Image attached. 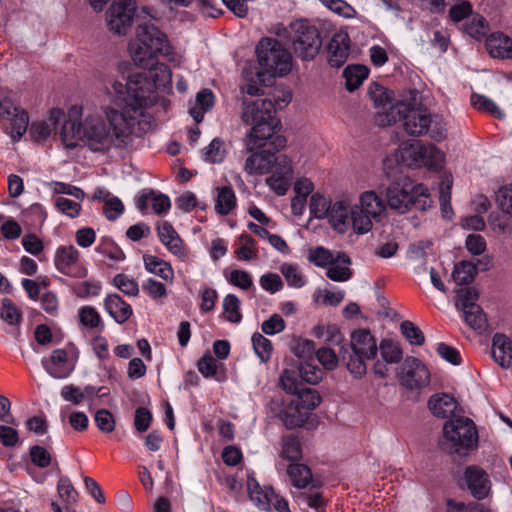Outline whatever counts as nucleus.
I'll return each mask as SVG.
<instances>
[{
    "label": "nucleus",
    "mask_w": 512,
    "mask_h": 512,
    "mask_svg": "<svg viewBox=\"0 0 512 512\" xmlns=\"http://www.w3.org/2000/svg\"><path fill=\"white\" fill-rule=\"evenodd\" d=\"M109 93L122 110L106 106L101 115L88 116L81 122L76 119L78 109L73 107L60 131L66 148L74 149L83 144L93 152H106L127 146L136 119L143 115L146 105L151 103V85L138 76L127 86L114 81Z\"/></svg>",
    "instance_id": "nucleus-1"
},
{
    "label": "nucleus",
    "mask_w": 512,
    "mask_h": 512,
    "mask_svg": "<svg viewBox=\"0 0 512 512\" xmlns=\"http://www.w3.org/2000/svg\"><path fill=\"white\" fill-rule=\"evenodd\" d=\"M242 121L251 126L247 133V151L264 148L267 144L279 151L286 146L284 136L276 134L279 120L276 118L275 100L269 98L254 101L243 100Z\"/></svg>",
    "instance_id": "nucleus-2"
},
{
    "label": "nucleus",
    "mask_w": 512,
    "mask_h": 512,
    "mask_svg": "<svg viewBox=\"0 0 512 512\" xmlns=\"http://www.w3.org/2000/svg\"><path fill=\"white\" fill-rule=\"evenodd\" d=\"M397 121H403L405 131L411 136L429 134L431 139L438 142L446 137V125L440 117H432L427 109L411 108L405 102L384 107L375 117L379 126L391 125Z\"/></svg>",
    "instance_id": "nucleus-3"
},
{
    "label": "nucleus",
    "mask_w": 512,
    "mask_h": 512,
    "mask_svg": "<svg viewBox=\"0 0 512 512\" xmlns=\"http://www.w3.org/2000/svg\"><path fill=\"white\" fill-rule=\"evenodd\" d=\"M392 159L384 161V171L390 184L386 189V199L389 207L401 214L415 208L425 211L432 205L428 188L423 184H414L402 172L399 164L393 166Z\"/></svg>",
    "instance_id": "nucleus-4"
},
{
    "label": "nucleus",
    "mask_w": 512,
    "mask_h": 512,
    "mask_svg": "<svg viewBox=\"0 0 512 512\" xmlns=\"http://www.w3.org/2000/svg\"><path fill=\"white\" fill-rule=\"evenodd\" d=\"M129 52L134 63L142 68L153 65V59L158 55L170 62L178 61V55L173 51L166 34L151 23L137 26L136 40L130 43Z\"/></svg>",
    "instance_id": "nucleus-5"
},
{
    "label": "nucleus",
    "mask_w": 512,
    "mask_h": 512,
    "mask_svg": "<svg viewBox=\"0 0 512 512\" xmlns=\"http://www.w3.org/2000/svg\"><path fill=\"white\" fill-rule=\"evenodd\" d=\"M378 346L375 337L368 329L354 330L350 342L340 347V361L354 379H362L367 374V360L375 359Z\"/></svg>",
    "instance_id": "nucleus-6"
},
{
    "label": "nucleus",
    "mask_w": 512,
    "mask_h": 512,
    "mask_svg": "<svg viewBox=\"0 0 512 512\" xmlns=\"http://www.w3.org/2000/svg\"><path fill=\"white\" fill-rule=\"evenodd\" d=\"M478 433L474 422L466 417L448 420L443 426V437L439 442L442 450L450 455L466 456L476 448Z\"/></svg>",
    "instance_id": "nucleus-7"
},
{
    "label": "nucleus",
    "mask_w": 512,
    "mask_h": 512,
    "mask_svg": "<svg viewBox=\"0 0 512 512\" xmlns=\"http://www.w3.org/2000/svg\"><path fill=\"white\" fill-rule=\"evenodd\" d=\"M289 38L295 55L304 61L313 60L322 46L319 29L303 19L290 24Z\"/></svg>",
    "instance_id": "nucleus-8"
},
{
    "label": "nucleus",
    "mask_w": 512,
    "mask_h": 512,
    "mask_svg": "<svg viewBox=\"0 0 512 512\" xmlns=\"http://www.w3.org/2000/svg\"><path fill=\"white\" fill-rule=\"evenodd\" d=\"M258 63L272 76H284L291 71L292 56L276 39L263 38L256 48Z\"/></svg>",
    "instance_id": "nucleus-9"
},
{
    "label": "nucleus",
    "mask_w": 512,
    "mask_h": 512,
    "mask_svg": "<svg viewBox=\"0 0 512 512\" xmlns=\"http://www.w3.org/2000/svg\"><path fill=\"white\" fill-rule=\"evenodd\" d=\"M479 293L475 287L461 288L457 291L455 305L463 312L464 321L475 331H484L487 318L483 309L476 303Z\"/></svg>",
    "instance_id": "nucleus-10"
},
{
    "label": "nucleus",
    "mask_w": 512,
    "mask_h": 512,
    "mask_svg": "<svg viewBox=\"0 0 512 512\" xmlns=\"http://www.w3.org/2000/svg\"><path fill=\"white\" fill-rule=\"evenodd\" d=\"M247 489L250 500L262 511H270L274 508L277 512H290L288 502L277 494L272 487H261L257 480L249 476Z\"/></svg>",
    "instance_id": "nucleus-11"
},
{
    "label": "nucleus",
    "mask_w": 512,
    "mask_h": 512,
    "mask_svg": "<svg viewBox=\"0 0 512 512\" xmlns=\"http://www.w3.org/2000/svg\"><path fill=\"white\" fill-rule=\"evenodd\" d=\"M135 12V0H114L106 12L109 30L117 35H125L132 25Z\"/></svg>",
    "instance_id": "nucleus-12"
},
{
    "label": "nucleus",
    "mask_w": 512,
    "mask_h": 512,
    "mask_svg": "<svg viewBox=\"0 0 512 512\" xmlns=\"http://www.w3.org/2000/svg\"><path fill=\"white\" fill-rule=\"evenodd\" d=\"M396 376L399 383L409 390L420 389L430 382L428 368L415 357H407L399 367Z\"/></svg>",
    "instance_id": "nucleus-13"
},
{
    "label": "nucleus",
    "mask_w": 512,
    "mask_h": 512,
    "mask_svg": "<svg viewBox=\"0 0 512 512\" xmlns=\"http://www.w3.org/2000/svg\"><path fill=\"white\" fill-rule=\"evenodd\" d=\"M271 167L269 172L271 175L266 178V184L277 195L282 196L288 191L293 176L291 159L284 154L278 156L273 154Z\"/></svg>",
    "instance_id": "nucleus-14"
},
{
    "label": "nucleus",
    "mask_w": 512,
    "mask_h": 512,
    "mask_svg": "<svg viewBox=\"0 0 512 512\" xmlns=\"http://www.w3.org/2000/svg\"><path fill=\"white\" fill-rule=\"evenodd\" d=\"M54 264L64 275L74 278H84L87 275V269L80 261V253L73 245L59 246L55 252Z\"/></svg>",
    "instance_id": "nucleus-15"
},
{
    "label": "nucleus",
    "mask_w": 512,
    "mask_h": 512,
    "mask_svg": "<svg viewBox=\"0 0 512 512\" xmlns=\"http://www.w3.org/2000/svg\"><path fill=\"white\" fill-rule=\"evenodd\" d=\"M160 242L176 257L185 260L188 256L183 240L168 221H160L156 227Z\"/></svg>",
    "instance_id": "nucleus-16"
},
{
    "label": "nucleus",
    "mask_w": 512,
    "mask_h": 512,
    "mask_svg": "<svg viewBox=\"0 0 512 512\" xmlns=\"http://www.w3.org/2000/svg\"><path fill=\"white\" fill-rule=\"evenodd\" d=\"M465 483L476 499H484L491 489V482L488 474L478 466H469L464 472Z\"/></svg>",
    "instance_id": "nucleus-17"
},
{
    "label": "nucleus",
    "mask_w": 512,
    "mask_h": 512,
    "mask_svg": "<svg viewBox=\"0 0 512 512\" xmlns=\"http://www.w3.org/2000/svg\"><path fill=\"white\" fill-rule=\"evenodd\" d=\"M350 54V38L346 32H337L327 46V59L331 67L339 68Z\"/></svg>",
    "instance_id": "nucleus-18"
},
{
    "label": "nucleus",
    "mask_w": 512,
    "mask_h": 512,
    "mask_svg": "<svg viewBox=\"0 0 512 512\" xmlns=\"http://www.w3.org/2000/svg\"><path fill=\"white\" fill-rule=\"evenodd\" d=\"M42 366L47 373L56 379L68 377L74 369V365L69 361L68 354L63 349L52 351L49 358H43Z\"/></svg>",
    "instance_id": "nucleus-19"
},
{
    "label": "nucleus",
    "mask_w": 512,
    "mask_h": 512,
    "mask_svg": "<svg viewBox=\"0 0 512 512\" xmlns=\"http://www.w3.org/2000/svg\"><path fill=\"white\" fill-rule=\"evenodd\" d=\"M148 75L145 73H137L132 75L129 80L123 86H127L135 77L144 78L151 85V103L146 105V108L152 106L156 100V88L159 86H165L171 83V70L165 64H156L154 68H151Z\"/></svg>",
    "instance_id": "nucleus-20"
},
{
    "label": "nucleus",
    "mask_w": 512,
    "mask_h": 512,
    "mask_svg": "<svg viewBox=\"0 0 512 512\" xmlns=\"http://www.w3.org/2000/svg\"><path fill=\"white\" fill-rule=\"evenodd\" d=\"M152 204V209L156 214L166 213L170 207L171 202L167 195L156 193L152 189H143L135 198V205L137 209L144 212L148 204Z\"/></svg>",
    "instance_id": "nucleus-21"
},
{
    "label": "nucleus",
    "mask_w": 512,
    "mask_h": 512,
    "mask_svg": "<svg viewBox=\"0 0 512 512\" xmlns=\"http://www.w3.org/2000/svg\"><path fill=\"white\" fill-rule=\"evenodd\" d=\"M265 147H268V149L261 151H250L251 155L246 159L244 165V170L248 174L264 175L269 173L272 169L271 161L273 154H275L277 151H275L273 146L269 144H267Z\"/></svg>",
    "instance_id": "nucleus-22"
},
{
    "label": "nucleus",
    "mask_w": 512,
    "mask_h": 512,
    "mask_svg": "<svg viewBox=\"0 0 512 512\" xmlns=\"http://www.w3.org/2000/svg\"><path fill=\"white\" fill-rule=\"evenodd\" d=\"M489 266L490 261L488 258L478 260L476 264L471 261L464 260L455 266L452 277L458 285H466L474 280L478 270H488Z\"/></svg>",
    "instance_id": "nucleus-23"
},
{
    "label": "nucleus",
    "mask_w": 512,
    "mask_h": 512,
    "mask_svg": "<svg viewBox=\"0 0 512 512\" xmlns=\"http://www.w3.org/2000/svg\"><path fill=\"white\" fill-rule=\"evenodd\" d=\"M492 357L502 368L512 366V339L502 333H496L492 338Z\"/></svg>",
    "instance_id": "nucleus-24"
},
{
    "label": "nucleus",
    "mask_w": 512,
    "mask_h": 512,
    "mask_svg": "<svg viewBox=\"0 0 512 512\" xmlns=\"http://www.w3.org/2000/svg\"><path fill=\"white\" fill-rule=\"evenodd\" d=\"M104 308L118 324H124L133 314L131 305L125 302L118 294L108 295L104 299Z\"/></svg>",
    "instance_id": "nucleus-25"
},
{
    "label": "nucleus",
    "mask_w": 512,
    "mask_h": 512,
    "mask_svg": "<svg viewBox=\"0 0 512 512\" xmlns=\"http://www.w3.org/2000/svg\"><path fill=\"white\" fill-rule=\"evenodd\" d=\"M64 117L65 113L62 109H51L47 120L36 122L31 125L30 132L33 138L37 141L46 140Z\"/></svg>",
    "instance_id": "nucleus-26"
},
{
    "label": "nucleus",
    "mask_w": 512,
    "mask_h": 512,
    "mask_svg": "<svg viewBox=\"0 0 512 512\" xmlns=\"http://www.w3.org/2000/svg\"><path fill=\"white\" fill-rule=\"evenodd\" d=\"M351 207L345 201H336L328 213L330 225L339 233H345L350 227Z\"/></svg>",
    "instance_id": "nucleus-27"
},
{
    "label": "nucleus",
    "mask_w": 512,
    "mask_h": 512,
    "mask_svg": "<svg viewBox=\"0 0 512 512\" xmlns=\"http://www.w3.org/2000/svg\"><path fill=\"white\" fill-rule=\"evenodd\" d=\"M214 209L218 215L226 216L237 207V198L231 186L217 187L213 191Z\"/></svg>",
    "instance_id": "nucleus-28"
},
{
    "label": "nucleus",
    "mask_w": 512,
    "mask_h": 512,
    "mask_svg": "<svg viewBox=\"0 0 512 512\" xmlns=\"http://www.w3.org/2000/svg\"><path fill=\"white\" fill-rule=\"evenodd\" d=\"M351 260L349 256L343 252H336V258L326 268V276L335 282H345L352 277V271L349 268Z\"/></svg>",
    "instance_id": "nucleus-29"
},
{
    "label": "nucleus",
    "mask_w": 512,
    "mask_h": 512,
    "mask_svg": "<svg viewBox=\"0 0 512 512\" xmlns=\"http://www.w3.org/2000/svg\"><path fill=\"white\" fill-rule=\"evenodd\" d=\"M428 406L434 416L448 418L454 415L457 401L448 394L433 395L428 401Z\"/></svg>",
    "instance_id": "nucleus-30"
},
{
    "label": "nucleus",
    "mask_w": 512,
    "mask_h": 512,
    "mask_svg": "<svg viewBox=\"0 0 512 512\" xmlns=\"http://www.w3.org/2000/svg\"><path fill=\"white\" fill-rule=\"evenodd\" d=\"M143 262L146 271L160 277L162 280L166 282H173L174 271L170 263L164 261L163 259L157 256L150 254L143 255Z\"/></svg>",
    "instance_id": "nucleus-31"
},
{
    "label": "nucleus",
    "mask_w": 512,
    "mask_h": 512,
    "mask_svg": "<svg viewBox=\"0 0 512 512\" xmlns=\"http://www.w3.org/2000/svg\"><path fill=\"white\" fill-rule=\"evenodd\" d=\"M487 49L494 58H512V40L503 33H494L487 39Z\"/></svg>",
    "instance_id": "nucleus-32"
},
{
    "label": "nucleus",
    "mask_w": 512,
    "mask_h": 512,
    "mask_svg": "<svg viewBox=\"0 0 512 512\" xmlns=\"http://www.w3.org/2000/svg\"><path fill=\"white\" fill-rule=\"evenodd\" d=\"M214 106V94L210 89H202L197 93L194 104L189 108V114L196 123H200L204 118V113L211 110Z\"/></svg>",
    "instance_id": "nucleus-33"
},
{
    "label": "nucleus",
    "mask_w": 512,
    "mask_h": 512,
    "mask_svg": "<svg viewBox=\"0 0 512 512\" xmlns=\"http://www.w3.org/2000/svg\"><path fill=\"white\" fill-rule=\"evenodd\" d=\"M422 144L419 141L411 143H402L398 152L395 155L396 162H402L408 167L420 166V156Z\"/></svg>",
    "instance_id": "nucleus-34"
},
{
    "label": "nucleus",
    "mask_w": 512,
    "mask_h": 512,
    "mask_svg": "<svg viewBox=\"0 0 512 512\" xmlns=\"http://www.w3.org/2000/svg\"><path fill=\"white\" fill-rule=\"evenodd\" d=\"M78 319L82 327L102 332L105 329L104 322L99 312L92 306L86 305L78 309Z\"/></svg>",
    "instance_id": "nucleus-35"
},
{
    "label": "nucleus",
    "mask_w": 512,
    "mask_h": 512,
    "mask_svg": "<svg viewBox=\"0 0 512 512\" xmlns=\"http://www.w3.org/2000/svg\"><path fill=\"white\" fill-rule=\"evenodd\" d=\"M279 418L288 429L300 427L305 421L300 404H297L295 401H292L282 409L279 413Z\"/></svg>",
    "instance_id": "nucleus-36"
},
{
    "label": "nucleus",
    "mask_w": 512,
    "mask_h": 512,
    "mask_svg": "<svg viewBox=\"0 0 512 512\" xmlns=\"http://www.w3.org/2000/svg\"><path fill=\"white\" fill-rule=\"evenodd\" d=\"M361 210L366 212L368 215L377 218L385 210V205L382 199L374 191H366L360 196Z\"/></svg>",
    "instance_id": "nucleus-37"
},
{
    "label": "nucleus",
    "mask_w": 512,
    "mask_h": 512,
    "mask_svg": "<svg viewBox=\"0 0 512 512\" xmlns=\"http://www.w3.org/2000/svg\"><path fill=\"white\" fill-rule=\"evenodd\" d=\"M368 74V68L363 65L347 66L343 71L346 89L350 92L356 90L368 77Z\"/></svg>",
    "instance_id": "nucleus-38"
},
{
    "label": "nucleus",
    "mask_w": 512,
    "mask_h": 512,
    "mask_svg": "<svg viewBox=\"0 0 512 512\" xmlns=\"http://www.w3.org/2000/svg\"><path fill=\"white\" fill-rule=\"evenodd\" d=\"M372 219L375 218L361 210L358 205L351 207L350 225L355 233L365 234L369 232L372 229Z\"/></svg>",
    "instance_id": "nucleus-39"
},
{
    "label": "nucleus",
    "mask_w": 512,
    "mask_h": 512,
    "mask_svg": "<svg viewBox=\"0 0 512 512\" xmlns=\"http://www.w3.org/2000/svg\"><path fill=\"white\" fill-rule=\"evenodd\" d=\"M378 351L386 364H398L403 358L400 345L391 339H383L378 346Z\"/></svg>",
    "instance_id": "nucleus-40"
},
{
    "label": "nucleus",
    "mask_w": 512,
    "mask_h": 512,
    "mask_svg": "<svg viewBox=\"0 0 512 512\" xmlns=\"http://www.w3.org/2000/svg\"><path fill=\"white\" fill-rule=\"evenodd\" d=\"M298 370L301 380L311 385L319 383L323 377V372L315 363L314 358L300 361Z\"/></svg>",
    "instance_id": "nucleus-41"
},
{
    "label": "nucleus",
    "mask_w": 512,
    "mask_h": 512,
    "mask_svg": "<svg viewBox=\"0 0 512 512\" xmlns=\"http://www.w3.org/2000/svg\"><path fill=\"white\" fill-rule=\"evenodd\" d=\"M418 157L420 158V166L430 168H439L444 161L442 151L432 144H422L421 153Z\"/></svg>",
    "instance_id": "nucleus-42"
},
{
    "label": "nucleus",
    "mask_w": 512,
    "mask_h": 512,
    "mask_svg": "<svg viewBox=\"0 0 512 512\" xmlns=\"http://www.w3.org/2000/svg\"><path fill=\"white\" fill-rule=\"evenodd\" d=\"M287 474L293 485L299 489L305 488L312 479L310 469L304 464H290L287 469Z\"/></svg>",
    "instance_id": "nucleus-43"
},
{
    "label": "nucleus",
    "mask_w": 512,
    "mask_h": 512,
    "mask_svg": "<svg viewBox=\"0 0 512 512\" xmlns=\"http://www.w3.org/2000/svg\"><path fill=\"white\" fill-rule=\"evenodd\" d=\"M471 104L480 112L488 113L496 118H503L504 112L490 98L474 93L471 96Z\"/></svg>",
    "instance_id": "nucleus-44"
},
{
    "label": "nucleus",
    "mask_w": 512,
    "mask_h": 512,
    "mask_svg": "<svg viewBox=\"0 0 512 512\" xmlns=\"http://www.w3.org/2000/svg\"><path fill=\"white\" fill-rule=\"evenodd\" d=\"M241 302L234 294H228L223 299L224 317L231 323H239L242 320L240 312Z\"/></svg>",
    "instance_id": "nucleus-45"
},
{
    "label": "nucleus",
    "mask_w": 512,
    "mask_h": 512,
    "mask_svg": "<svg viewBox=\"0 0 512 512\" xmlns=\"http://www.w3.org/2000/svg\"><path fill=\"white\" fill-rule=\"evenodd\" d=\"M282 388L290 394H297L303 387L297 369H285L280 378Z\"/></svg>",
    "instance_id": "nucleus-46"
},
{
    "label": "nucleus",
    "mask_w": 512,
    "mask_h": 512,
    "mask_svg": "<svg viewBox=\"0 0 512 512\" xmlns=\"http://www.w3.org/2000/svg\"><path fill=\"white\" fill-rule=\"evenodd\" d=\"M224 142L220 138H214L211 143L203 149V158L209 163H221L225 158Z\"/></svg>",
    "instance_id": "nucleus-47"
},
{
    "label": "nucleus",
    "mask_w": 512,
    "mask_h": 512,
    "mask_svg": "<svg viewBox=\"0 0 512 512\" xmlns=\"http://www.w3.org/2000/svg\"><path fill=\"white\" fill-rule=\"evenodd\" d=\"M0 317L9 325H17L22 319V313L11 299L4 298L0 306Z\"/></svg>",
    "instance_id": "nucleus-48"
},
{
    "label": "nucleus",
    "mask_w": 512,
    "mask_h": 512,
    "mask_svg": "<svg viewBox=\"0 0 512 512\" xmlns=\"http://www.w3.org/2000/svg\"><path fill=\"white\" fill-rule=\"evenodd\" d=\"M57 492L65 504L74 505L77 502L78 492L67 476H60L57 483Z\"/></svg>",
    "instance_id": "nucleus-49"
},
{
    "label": "nucleus",
    "mask_w": 512,
    "mask_h": 512,
    "mask_svg": "<svg viewBox=\"0 0 512 512\" xmlns=\"http://www.w3.org/2000/svg\"><path fill=\"white\" fill-rule=\"evenodd\" d=\"M301 453V445L297 437L288 435L282 438V458L290 461H296L300 459Z\"/></svg>",
    "instance_id": "nucleus-50"
},
{
    "label": "nucleus",
    "mask_w": 512,
    "mask_h": 512,
    "mask_svg": "<svg viewBox=\"0 0 512 512\" xmlns=\"http://www.w3.org/2000/svg\"><path fill=\"white\" fill-rule=\"evenodd\" d=\"M252 345L256 355L262 362H267L272 353V343L269 339L260 333H254L252 336Z\"/></svg>",
    "instance_id": "nucleus-51"
},
{
    "label": "nucleus",
    "mask_w": 512,
    "mask_h": 512,
    "mask_svg": "<svg viewBox=\"0 0 512 512\" xmlns=\"http://www.w3.org/2000/svg\"><path fill=\"white\" fill-rule=\"evenodd\" d=\"M331 206V202L323 195L313 194L310 198V212L314 217L318 219L326 218L328 216Z\"/></svg>",
    "instance_id": "nucleus-52"
},
{
    "label": "nucleus",
    "mask_w": 512,
    "mask_h": 512,
    "mask_svg": "<svg viewBox=\"0 0 512 512\" xmlns=\"http://www.w3.org/2000/svg\"><path fill=\"white\" fill-rule=\"evenodd\" d=\"M296 395L298 399L295 402L300 404L301 409L312 410L321 403L319 393L311 388L303 387Z\"/></svg>",
    "instance_id": "nucleus-53"
},
{
    "label": "nucleus",
    "mask_w": 512,
    "mask_h": 512,
    "mask_svg": "<svg viewBox=\"0 0 512 512\" xmlns=\"http://www.w3.org/2000/svg\"><path fill=\"white\" fill-rule=\"evenodd\" d=\"M9 121L11 122V134L14 139H20L27 131L29 125V117L25 110L20 108Z\"/></svg>",
    "instance_id": "nucleus-54"
},
{
    "label": "nucleus",
    "mask_w": 512,
    "mask_h": 512,
    "mask_svg": "<svg viewBox=\"0 0 512 512\" xmlns=\"http://www.w3.org/2000/svg\"><path fill=\"white\" fill-rule=\"evenodd\" d=\"M400 330L405 339L411 345L420 346L424 343L425 337L418 326L411 321L405 320L400 324Z\"/></svg>",
    "instance_id": "nucleus-55"
},
{
    "label": "nucleus",
    "mask_w": 512,
    "mask_h": 512,
    "mask_svg": "<svg viewBox=\"0 0 512 512\" xmlns=\"http://www.w3.org/2000/svg\"><path fill=\"white\" fill-rule=\"evenodd\" d=\"M280 272L284 276L288 286L293 288H301L305 285L306 281L299 269L292 264H283L280 267Z\"/></svg>",
    "instance_id": "nucleus-56"
},
{
    "label": "nucleus",
    "mask_w": 512,
    "mask_h": 512,
    "mask_svg": "<svg viewBox=\"0 0 512 512\" xmlns=\"http://www.w3.org/2000/svg\"><path fill=\"white\" fill-rule=\"evenodd\" d=\"M335 258L336 253H333L324 247L315 248L310 252L308 257L310 262L321 268H327Z\"/></svg>",
    "instance_id": "nucleus-57"
},
{
    "label": "nucleus",
    "mask_w": 512,
    "mask_h": 512,
    "mask_svg": "<svg viewBox=\"0 0 512 512\" xmlns=\"http://www.w3.org/2000/svg\"><path fill=\"white\" fill-rule=\"evenodd\" d=\"M113 282L121 292L128 296H137L139 294L138 283L125 274H117Z\"/></svg>",
    "instance_id": "nucleus-58"
},
{
    "label": "nucleus",
    "mask_w": 512,
    "mask_h": 512,
    "mask_svg": "<svg viewBox=\"0 0 512 512\" xmlns=\"http://www.w3.org/2000/svg\"><path fill=\"white\" fill-rule=\"evenodd\" d=\"M124 205L118 197L108 198L103 204V214L109 221L117 220L124 213Z\"/></svg>",
    "instance_id": "nucleus-59"
},
{
    "label": "nucleus",
    "mask_w": 512,
    "mask_h": 512,
    "mask_svg": "<svg viewBox=\"0 0 512 512\" xmlns=\"http://www.w3.org/2000/svg\"><path fill=\"white\" fill-rule=\"evenodd\" d=\"M95 423L100 431L111 433L115 429V419L113 414L107 409H100L95 413Z\"/></svg>",
    "instance_id": "nucleus-60"
},
{
    "label": "nucleus",
    "mask_w": 512,
    "mask_h": 512,
    "mask_svg": "<svg viewBox=\"0 0 512 512\" xmlns=\"http://www.w3.org/2000/svg\"><path fill=\"white\" fill-rule=\"evenodd\" d=\"M465 31L473 38H480L488 31V23L483 16L475 15L465 26Z\"/></svg>",
    "instance_id": "nucleus-61"
},
{
    "label": "nucleus",
    "mask_w": 512,
    "mask_h": 512,
    "mask_svg": "<svg viewBox=\"0 0 512 512\" xmlns=\"http://www.w3.org/2000/svg\"><path fill=\"white\" fill-rule=\"evenodd\" d=\"M55 205L61 213L71 218L77 217L81 210L79 202L70 200L63 196H59L55 199Z\"/></svg>",
    "instance_id": "nucleus-62"
},
{
    "label": "nucleus",
    "mask_w": 512,
    "mask_h": 512,
    "mask_svg": "<svg viewBox=\"0 0 512 512\" xmlns=\"http://www.w3.org/2000/svg\"><path fill=\"white\" fill-rule=\"evenodd\" d=\"M316 356L323 367L330 371L337 367L340 360L339 355H337L333 349L327 347L318 349Z\"/></svg>",
    "instance_id": "nucleus-63"
},
{
    "label": "nucleus",
    "mask_w": 512,
    "mask_h": 512,
    "mask_svg": "<svg viewBox=\"0 0 512 512\" xmlns=\"http://www.w3.org/2000/svg\"><path fill=\"white\" fill-rule=\"evenodd\" d=\"M496 201L503 212L512 214V185L500 188L496 193Z\"/></svg>",
    "instance_id": "nucleus-64"
}]
</instances>
